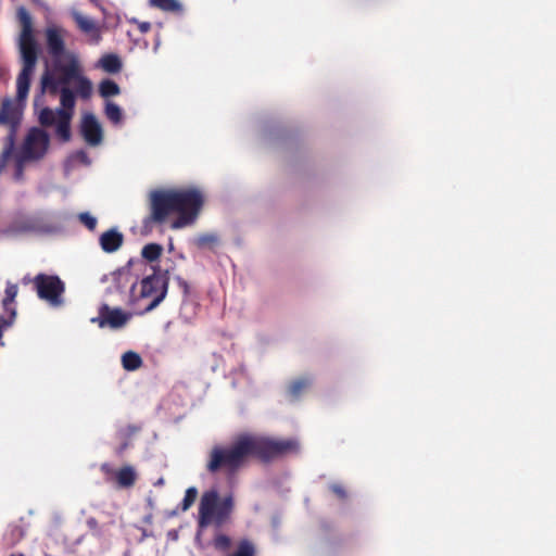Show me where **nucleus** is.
Returning a JSON list of instances; mask_svg holds the SVG:
<instances>
[{
    "label": "nucleus",
    "instance_id": "23",
    "mask_svg": "<svg viewBox=\"0 0 556 556\" xmlns=\"http://www.w3.org/2000/svg\"><path fill=\"white\" fill-rule=\"evenodd\" d=\"M305 387H306L305 381H303V380L295 381L290 386V393L293 395H296Z\"/></svg>",
    "mask_w": 556,
    "mask_h": 556
},
{
    "label": "nucleus",
    "instance_id": "2",
    "mask_svg": "<svg viewBox=\"0 0 556 556\" xmlns=\"http://www.w3.org/2000/svg\"><path fill=\"white\" fill-rule=\"evenodd\" d=\"M150 217L156 223L172 218L170 228L192 226L204 205L203 193L193 187L160 188L149 194Z\"/></svg>",
    "mask_w": 556,
    "mask_h": 556
},
{
    "label": "nucleus",
    "instance_id": "1",
    "mask_svg": "<svg viewBox=\"0 0 556 556\" xmlns=\"http://www.w3.org/2000/svg\"><path fill=\"white\" fill-rule=\"evenodd\" d=\"M51 61L47 63L41 77V90L43 93L60 94L61 108L50 110L43 108L38 113L42 125L55 126L56 135L63 140L71 138L70 124L74 113L76 93L88 99L93 91L92 83L83 74V67L78 55L64 47V28L49 24L45 31Z\"/></svg>",
    "mask_w": 556,
    "mask_h": 556
},
{
    "label": "nucleus",
    "instance_id": "3",
    "mask_svg": "<svg viewBox=\"0 0 556 556\" xmlns=\"http://www.w3.org/2000/svg\"><path fill=\"white\" fill-rule=\"evenodd\" d=\"M17 14L22 25L18 47L23 61V68L16 81L17 101L5 100L0 110V124L9 126H15L21 118L23 110L21 102L27 98L30 77L37 62V43L34 36L31 18L23 8L18 9Z\"/></svg>",
    "mask_w": 556,
    "mask_h": 556
},
{
    "label": "nucleus",
    "instance_id": "19",
    "mask_svg": "<svg viewBox=\"0 0 556 556\" xmlns=\"http://www.w3.org/2000/svg\"><path fill=\"white\" fill-rule=\"evenodd\" d=\"M151 3L165 11H177L180 4L176 0H151Z\"/></svg>",
    "mask_w": 556,
    "mask_h": 556
},
{
    "label": "nucleus",
    "instance_id": "24",
    "mask_svg": "<svg viewBox=\"0 0 556 556\" xmlns=\"http://www.w3.org/2000/svg\"><path fill=\"white\" fill-rule=\"evenodd\" d=\"M229 544L228 538L219 535L215 539V545L219 548H226Z\"/></svg>",
    "mask_w": 556,
    "mask_h": 556
},
{
    "label": "nucleus",
    "instance_id": "5",
    "mask_svg": "<svg viewBox=\"0 0 556 556\" xmlns=\"http://www.w3.org/2000/svg\"><path fill=\"white\" fill-rule=\"evenodd\" d=\"M166 280L161 275H152L142 279L131 288V301H146L144 311L155 308L165 298Z\"/></svg>",
    "mask_w": 556,
    "mask_h": 556
},
{
    "label": "nucleus",
    "instance_id": "16",
    "mask_svg": "<svg viewBox=\"0 0 556 556\" xmlns=\"http://www.w3.org/2000/svg\"><path fill=\"white\" fill-rule=\"evenodd\" d=\"M163 248L157 243H149L143 247L141 255L149 262L157 260L162 254Z\"/></svg>",
    "mask_w": 556,
    "mask_h": 556
},
{
    "label": "nucleus",
    "instance_id": "18",
    "mask_svg": "<svg viewBox=\"0 0 556 556\" xmlns=\"http://www.w3.org/2000/svg\"><path fill=\"white\" fill-rule=\"evenodd\" d=\"M105 115L110 121H112L115 124L121 123L123 118L122 109L111 101H106L105 103Z\"/></svg>",
    "mask_w": 556,
    "mask_h": 556
},
{
    "label": "nucleus",
    "instance_id": "15",
    "mask_svg": "<svg viewBox=\"0 0 556 556\" xmlns=\"http://www.w3.org/2000/svg\"><path fill=\"white\" fill-rule=\"evenodd\" d=\"M122 364L126 370H136L141 366L142 359L139 354L129 351L122 356Z\"/></svg>",
    "mask_w": 556,
    "mask_h": 556
},
{
    "label": "nucleus",
    "instance_id": "22",
    "mask_svg": "<svg viewBox=\"0 0 556 556\" xmlns=\"http://www.w3.org/2000/svg\"><path fill=\"white\" fill-rule=\"evenodd\" d=\"M79 219L81 220V223H84L91 230L94 229L96 226H97L96 217H93L89 213H81L79 215Z\"/></svg>",
    "mask_w": 556,
    "mask_h": 556
},
{
    "label": "nucleus",
    "instance_id": "9",
    "mask_svg": "<svg viewBox=\"0 0 556 556\" xmlns=\"http://www.w3.org/2000/svg\"><path fill=\"white\" fill-rule=\"evenodd\" d=\"M130 318L131 314L119 308L104 306L101 308L98 317L91 318V323L98 324L100 328L109 327L111 329H119L124 327Z\"/></svg>",
    "mask_w": 556,
    "mask_h": 556
},
{
    "label": "nucleus",
    "instance_id": "10",
    "mask_svg": "<svg viewBox=\"0 0 556 556\" xmlns=\"http://www.w3.org/2000/svg\"><path fill=\"white\" fill-rule=\"evenodd\" d=\"M80 131L88 144L98 146L102 142V127L93 114L85 113L83 115Z\"/></svg>",
    "mask_w": 556,
    "mask_h": 556
},
{
    "label": "nucleus",
    "instance_id": "13",
    "mask_svg": "<svg viewBox=\"0 0 556 556\" xmlns=\"http://www.w3.org/2000/svg\"><path fill=\"white\" fill-rule=\"evenodd\" d=\"M99 66L108 73H117L122 67V63L117 55L106 54L100 59Z\"/></svg>",
    "mask_w": 556,
    "mask_h": 556
},
{
    "label": "nucleus",
    "instance_id": "26",
    "mask_svg": "<svg viewBox=\"0 0 556 556\" xmlns=\"http://www.w3.org/2000/svg\"><path fill=\"white\" fill-rule=\"evenodd\" d=\"M215 238L214 237H204L201 239L202 242H208V241H214Z\"/></svg>",
    "mask_w": 556,
    "mask_h": 556
},
{
    "label": "nucleus",
    "instance_id": "27",
    "mask_svg": "<svg viewBox=\"0 0 556 556\" xmlns=\"http://www.w3.org/2000/svg\"><path fill=\"white\" fill-rule=\"evenodd\" d=\"M148 29H149V24L144 23V24L141 25V30L142 31H147Z\"/></svg>",
    "mask_w": 556,
    "mask_h": 556
},
{
    "label": "nucleus",
    "instance_id": "11",
    "mask_svg": "<svg viewBox=\"0 0 556 556\" xmlns=\"http://www.w3.org/2000/svg\"><path fill=\"white\" fill-rule=\"evenodd\" d=\"M72 15L76 21L78 27L86 35H88L91 38V40L98 42L101 34L99 27L94 24V22L76 10L72 11Z\"/></svg>",
    "mask_w": 556,
    "mask_h": 556
},
{
    "label": "nucleus",
    "instance_id": "4",
    "mask_svg": "<svg viewBox=\"0 0 556 556\" xmlns=\"http://www.w3.org/2000/svg\"><path fill=\"white\" fill-rule=\"evenodd\" d=\"M269 444L268 441L251 435L240 437L230 448H214L211 454L208 469L214 471L220 467L229 470L240 466L247 457L261 453L262 448Z\"/></svg>",
    "mask_w": 556,
    "mask_h": 556
},
{
    "label": "nucleus",
    "instance_id": "6",
    "mask_svg": "<svg viewBox=\"0 0 556 556\" xmlns=\"http://www.w3.org/2000/svg\"><path fill=\"white\" fill-rule=\"evenodd\" d=\"M232 501L230 497L218 498L217 493L210 491L201 498L200 525H220L230 514Z\"/></svg>",
    "mask_w": 556,
    "mask_h": 556
},
{
    "label": "nucleus",
    "instance_id": "25",
    "mask_svg": "<svg viewBox=\"0 0 556 556\" xmlns=\"http://www.w3.org/2000/svg\"><path fill=\"white\" fill-rule=\"evenodd\" d=\"M12 140H10V144L9 147L3 151V159L7 160L10 154H11V151H12Z\"/></svg>",
    "mask_w": 556,
    "mask_h": 556
},
{
    "label": "nucleus",
    "instance_id": "12",
    "mask_svg": "<svg viewBox=\"0 0 556 556\" xmlns=\"http://www.w3.org/2000/svg\"><path fill=\"white\" fill-rule=\"evenodd\" d=\"M123 242V236L121 232L112 229L109 230L100 237L101 248L105 252H114L116 251Z\"/></svg>",
    "mask_w": 556,
    "mask_h": 556
},
{
    "label": "nucleus",
    "instance_id": "20",
    "mask_svg": "<svg viewBox=\"0 0 556 556\" xmlns=\"http://www.w3.org/2000/svg\"><path fill=\"white\" fill-rule=\"evenodd\" d=\"M17 295V286L14 283H8L5 288V296L3 299V306L8 308V306L13 303Z\"/></svg>",
    "mask_w": 556,
    "mask_h": 556
},
{
    "label": "nucleus",
    "instance_id": "8",
    "mask_svg": "<svg viewBox=\"0 0 556 556\" xmlns=\"http://www.w3.org/2000/svg\"><path fill=\"white\" fill-rule=\"evenodd\" d=\"M38 295L48 301L51 305L58 306L62 303L61 294L64 291L62 281L54 276H37L35 279Z\"/></svg>",
    "mask_w": 556,
    "mask_h": 556
},
{
    "label": "nucleus",
    "instance_id": "14",
    "mask_svg": "<svg viewBox=\"0 0 556 556\" xmlns=\"http://www.w3.org/2000/svg\"><path fill=\"white\" fill-rule=\"evenodd\" d=\"M116 479L121 486H130L136 480V472L134 468L127 466L116 472Z\"/></svg>",
    "mask_w": 556,
    "mask_h": 556
},
{
    "label": "nucleus",
    "instance_id": "21",
    "mask_svg": "<svg viewBox=\"0 0 556 556\" xmlns=\"http://www.w3.org/2000/svg\"><path fill=\"white\" fill-rule=\"evenodd\" d=\"M198 491L195 488H189L182 501V510H187L195 501Z\"/></svg>",
    "mask_w": 556,
    "mask_h": 556
},
{
    "label": "nucleus",
    "instance_id": "7",
    "mask_svg": "<svg viewBox=\"0 0 556 556\" xmlns=\"http://www.w3.org/2000/svg\"><path fill=\"white\" fill-rule=\"evenodd\" d=\"M49 137L48 135L38 128L31 129L23 144L21 151V160L17 161V167H20L21 161H30L41 157L48 150ZM21 176L20 168H17L15 177L18 179Z\"/></svg>",
    "mask_w": 556,
    "mask_h": 556
},
{
    "label": "nucleus",
    "instance_id": "17",
    "mask_svg": "<svg viewBox=\"0 0 556 556\" xmlns=\"http://www.w3.org/2000/svg\"><path fill=\"white\" fill-rule=\"evenodd\" d=\"M99 92L103 98L117 96L121 92V89L117 84H115L113 80L105 79L101 81L99 86Z\"/></svg>",
    "mask_w": 556,
    "mask_h": 556
}]
</instances>
